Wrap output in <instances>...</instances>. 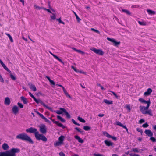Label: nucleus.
Listing matches in <instances>:
<instances>
[{
  "instance_id": "19",
  "label": "nucleus",
  "mask_w": 156,
  "mask_h": 156,
  "mask_svg": "<svg viewBox=\"0 0 156 156\" xmlns=\"http://www.w3.org/2000/svg\"><path fill=\"white\" fill-rule=\"evenodd\" d=\"M74 137L80 143H82L84 142L83 140L80 138V137L78 136H75Z\"/></svg>"
},
{
  "instance_id": "28",
  "label": "nucleus",
  "mask_w": 156,
  "mask_h": 156,
  "mask_svg": "<svg viewBox=\"0 0 156 156\" xmlns=\"http://www.w3.org/2000/svg\"><path fill=\"white\" fill-rule=\"evenodd\" d=\"M63 90L64 93L65 95L66 96L69 97V98H70L71 97L70 95L66 91V90L65 88H63V89H62Z\"/></svg>"
},
{
  "instance_id": "9",
  "label": "nucleus",
  "mask_w": 156,
  "mask_h": 156,
  "mask_svg": "<svg viewBox=\"0 0 156 156\" xmlns=\"http://www.w3.org/2000/svg\"><path fill=\"white\" fill-rule=\"evenodd\" d=\"M116 124L117 125L119 126L122 127L123 128L125 129L126 132L129 133L128 130L127 128L126 127V126L123 125L119 121H116Z\"/></svg>"
},
{
  "instance_id": "25",
  "label": "nucleus",
  "mask_w": 156,
  "mask_h": 156,
  "mask_svg": "<svg viewBox=\"0 0 156 156\" xmlns=\"http://www.w3.org/2000/svg\"><path fill=\"white\" fill-rule=\"evenodd\" d=\"M104 102L106 104L108 105L112 104L113 103L112 101H109L107 99L104 100Z\"/></svg>"
},
{
  "instance_id": "13",
  "label": "nucleus",
  "mask_w": 156,
  "mask_h": 156,
  "mask_svg": "<svg viewBox=\"0 0 156 156\" xmlns=\"http://www.w3.org/2000/svg\"><path fill=\"white\" fill-rule=\"evenodd\" d=\"M0 63L2 65V67L4 68V69L5 70H6L7 71H8L9 73H11V71L6 67V66H5V65L4 64L3 62L1 59H0Z\"/></svg>"
},
{
  "instance_id": "11",
  "label": "nucleus",
  "mask_w": 156,
  "mask_h": 156,
  "mask_svg": "<svg viewBox=\"0 0 156 156\" xmlns=\"http://www.w3.org/2000/svg\"><path fill=\"white\" fill-rule=\"evenodd\" d=\"M104 143L106 146L108 147L112 146L114 144V143H113L111 141H109L107 140H105L104 141Z\"/></svg>"
},
{
  "instance_id": "47",
  "label": "nucleus",
  "mask_w": 156,
  "mask_h": 156,
  "mask_svg": "<svg viewBox=\"0 0 156 156\" xmlns=\"http://www.w3.org/2000/svg\"><path fill=\"white\" fill-rule=\"evenodd\" d=\"M55 58H56L57 60L59 61L61 63H63V62L57 56H56V57Z\"/></svg>"
},
{
  "instance_id": "27",
  "label": "nucleus",
  "mask_w": 156,
  "mask_h": 156,
  "mask_svg": "<svg viewBox=\"0 0 156 156\" xmlns=\"http://www.w3.org/2000/svg\"><path fill=\"white\" fill-rule=\"evenodd\" d=\"M57 118L62 122H66L65 119L59 115H57Z\"/></svg>"
},
{
  "instance_id": "52",
  "label": "nucleus",
  "mask_w": 156,
  "mask_h": 156,
  "mask_svg": "<svg viewBox=\"0 0 156 156\" xmlns=\"http://www.w3.org/2000/svg\"><path fill=\"white\" fill-rule=\"evenodd\" d=\"M36 9H37L38 10H39L41 9H43V8H44V7H40L38 6L35 5L34 6Z\"/></svg>"
},
{
  "instance_id": "58",
  "label": "nucleus",
  "mask_w": 156,
  "mask_h": 156,
  "mask_svg": "<svg viewBox=\"0 0 156 156\" xmlns=\"http://www.w3.org/2000/svg\"><path fill=\"white\" fill-rule=\"evenodd\" d=\"M59 154L60 156H65V154L62 151L60 152Z\"/></svg>"
},
{
  "instance_id": "8",
  "label": "nucleus",
  "mask_w": 156,
  "mask_h": 156,
  "mask_svg": "<svg viewBox=\"0 0 156 156\" xmlns=\"http://www.w3.org/2000/svg\"><path fill=\"white\" fill-rule=\"evenodd\" d=\"M107 39L108 40L113 43H114L113 45L114 46H117L118 45H119L120 44V41L117 42L114 39L110 38L109 37H107Z\"/></svg>"
},
{
  "instance_id": "42",
  "label": "nucleus",
  "mask_w": 156,
  "mask_h": 156,
  "mask_svg": "<svg viewBox=\"0 0 156 156\" xmlns=\"http://www.w3.org/2000/svg\"><path fill=\"white\" fill-rule=\"evenodd\" d=\"M92 31L96 32L98 34H100V32L98 30H96L93 28H91L90 29Z\"/></svg>"
},
{
  "instance_id": "21",
  "label": "nucleus",
  "mask_w": 156,
  "mask_h": 156,
  "mask_svg": "<svg viewBox=\"0 0 156 156\" xmlns=\"http://www.w3.org/2000/svg\"><path fill=\"white\" fill-rule=\"evenodd\" d=\"M65 139V137L63 135H61L58 138L59 141L62 144L63 143V141Z\"/></svg>"
},
{
  "instance_id": "41",
  "label": "nucleus",
  "mask_w": 156,
  "mask_h": 156,
  "mask_svg": "<svg viewBox=\"0 0 156 156\" xmlns=\"http://www.w3.org/2000/svg\"><path fill=\"white\" fill-rule=\"evenodd\" d=\"M138 22L139 24L141 25H146V23L144 21L141 22L140 21H139Z\"/></svg>"
},
{
  "instance_id": "18",
  "label": "nucleus",
  "mask_w": 156,
  "mask_h": 156,
  "mask_svg": "<svg viewBox=\"0 0 156 156\" xmlns=\"http://www.w3.org/2000/svg\"><path fill=\"white\" fill-rule=\"evenodd\" d=\"M2 147L3 150H6L9 149V146L7 144L5 143L2 144Z\"/></svg>"
},
{
  "instance_id": "39",
  "label": "nucleus",
  "mask_w": 156,
  "mask_h": 156,
  "mask_svg": "<svg viewBox=\"0 0 156 156\" xmlns=\"http://www.w3.org/2000/svg\"><path fill=\"white\" fill-rule=\"evenodd\" d=\"M10 73V78H11V79L13 80H16V77L12 74L11 72V73Z\"/></svg>"
},
{
  "instance_id": "40",
  "label": "nucleus",
  "mask_w": 156,
  "mask_h": 156,
  "mask_svg": "<svg viewBox=\"0 0 156 156\" xmlns=\"http://www.w3.org/2000/svg\"><path fill=\"white\" fill-rule=\"evenodd\" d=\"M52 15L51 16V18L52 20H55L56 19V15L54 13H52Z\"/></svg>"
},
{
  "instance_id": "32",
  "label": "nucleus",
  "mask_w": 156,
  "mask_h": 156,
  "mask_svg": "<svg viewBox=\"0 0 156 156\" xmlns=\"http://www.w3.org/2000/svg\"><path fill=\"white\" fill-rule=\"evenodd\" d=\"M57 110V111H53V109H52V111H51L52 112H55L58 114H61L63 112L61 110Z\"/></svg>"
},
{
  "instance_id": "31",
  "label": "nucleus",
  "mask_w": 156,
  "mask_h": 156,
  "mask_svg": "<svg viewBox=\"0 0 156 156\" xmlns=\"http://www.w3.org/2000/svg\"><path fill=\"white\" fill-rule=\"evenodd\" d=\"M103 134L104 136H106L108 138H110L111 137V135L109 134L107 132H104Z\"/></svg>"
},
{
  "instance_id": "46",
  "label": "nucleus",
  "mask_w": 156,
  "mask_h": 156,
  "mask_svg": "<svg viewBox=\"0 0 156 156\" xmlns=\"http://www.w3.org/2000/svg\"><path fill=\"white\" fill-rule=\"evenodd\" d=\"M72 121L73 123L74 124L79 126H80V124L79 123H77L73 119H72Z\"/></svg>"
},
{
  "instance_id": "15",
  "label": "nucleus",
  "mask_w": 156,
  "mask_h": 156,
  "mask_svg": "<svg viewBox=\"0 0 156 156\" xmlns=\"http://www.w3.org/2000/svg\"><path fill=\"white\" fill-rule=\"evenodd\" d=\"M145 133L149 136H152L153 135L152 132L149 130H146L144 131Z\"/></svg>"
},
{
  "instance_id": "37",
  "label": "nucleus",
  "mask_w": 156,
  "mask_h": 156,
  "mask_svg": "<svg viewBox=\"0 0 156 156\" xmlns=\"http://www.w3.org/2000/svg\"><path fill=\"white\" fill-rule=\"evenodd\" d=\"M77 119L80 121L82 122L85 123L86 122L85 120L81 117L79 116L78 117Z\"/></svg>"
},
{
  "instance_id": "53",
  "label": "nucleus",
  "mask_w": 156,
  "mask_h": 156,
  "mask_svg": "<svg viewBox=\"0 0 156 156\" xmlns=\"http://www.w3.org/2000/svg\"><path fill=\"white\" fill-rule=\"evenodd\" d=\"M29 94L30 97L32 98L34 100L36 98L35 97L31 94V92H29Z\"/></svg>"
},
{
  "instance_id": "23",
  "label": "nucleus",
  "mask_w": 156,
  "mask_h": 156,
  "mask_svg": "<svg viewBox=\"0 0 156 156\" xmlns=\"http://www.w3.org/2000/svg\"><path fill=\"white\" fill-rule=\"evenodd\" d=\"M140 109V111L142 112V113L143 114V112H144L146 110H145V106H140L139 107Z\"/></svg>"
},
{
  "instance_id": "1",
  "label": "nucleus",
  "mask_w": 156,
  "mask_h": 156,
  "mask_svg": "<svg viewBox=\"0 0 156 156\" xmlns=\"http://www.w3.org/2000/svg\"><path fill=\"white\" fill-rule=\"evenodd\" d=\"M26 131L27 133H34L36 139L37 140H41L42 141L45 142H46L47 140V139L46 136L43 134H39L37 129L35 128L30 127L27 129L26 130Z\"/></svg>"
},
{
  "instance_id": "4",
  "label": "nucleus",
  "mask_w": 156,
  "mask_h": 156,
  "mask_svg": "<svg viewBox=\"0 0 156 156\" xmlns=\"http://www.w3.org/2000/svg\"><path fill=\"white\" fill-rule=\"evenodd\" d=\"M34 100L35 101V102L37 104H39V103H41L42 105L44 107H45L48 110L52 111V108L51 107H50L48 106L47 105H46L40 99H37L36 98Z\"/></svg>"
},
{
  "instance_id": "16",
  "label": "nucleus",
  "mask_w": 156,
  "mask_h": 156,
  "mask_svg": "<svg viewBox=\"0 0 156 156\" xmlns=\"http://www.w3.org/2000/svg\"><path fill=\"white\" fill-rule=\"evenodd\" d=\"M144 114H148L151 116H152L153 114L151 109L146 110L144 112H143Z\"/></svg>"
},
{
  "instance_id": "7",
  "label": "nucleus",
  "mask_w": 156,
  "mask_h": 156,
  "mask_svg": "<svg viewBox=\"0 0 156 156\" xmlns=\"http://www.w3.org/2000/svg\"><path fill=\"white\" fill-rule=\"evenodd\" d=\"M49 119H51L53 122L56 124L59 127L62 128L63 129H64L65 128V126H64L62 124L59 123L58 122L55 121V119H52L51 117L49 118Z\"/></svg>"
},
{
  "instance_id": "51",
  "label": "nucleus",
  "mask_w": 156,
  "mask_h": 156,
  "mask_svg": "<svg viewBox=\"0 0 156 156\" xmlns=\"http://www.w3.org/2000/svg\"><path fill=\"white\" fill-rule=\"evenodd\" d=\"M110 92L113 94V95H114L117 98H118L119 97L118 96L115 92L112 91H110Z\"/></svg>"
},
{
  "instance_id": "62",
  "label": "nucleus",
  "mask_w": 156,
  "mask_h": 156,
  "mask_svg": "<svg viewBox=\"0 0 156 156\" xmlns=\"http://www.w3.org/2000/svg\"><path fill=\"white\" fill-rule=\"evenodd\" d=\"M130 156H140L139 155L136 154H133L131 153L129 154Z\"/></svg>"
},
{
  "instance_id": "57",
  "label": "nucleus",
  "mask_w": 156,
  "mask_h": 156,
  "mask_svg": "<svg viewBox=\"0 0 156 156\" xmlns=\"http://www.w3.org/2000/svg\"><path fill=\"white\" fill-rule=\"evenodd\" d=\"M144 122L145 120L144 119H141L139 121V123L141 124Z\"/></svg>"
},
{
  "instance_id": "54",
  "label": "nucleus",
  "mask_w": 156,
  "mask_h": 156,
  "mask_svg": "<svg viewBox=\"0 0 156 156\" xmlns=\"http://www.w3.org/2000/svg\"><path fill=\"white\" fill-rule=\"evenodd\" d=\"M110 138H111L115 141H116L117 140V138L115 136H112L111 135V137H110Z\"/></svg>"
},
{
  "instance_id": "33",
  "label": "nucleus",
  "mask_w": 156,
  "mask_h": 156,
  "mask_svg": "<svg viewBox=\"0 0 156 156\" xmlns=\"http://www.w3.org/2000/svg\"><path fill=\"white\" fill-rule=\"evenodd\" d=\"M122 11L123 12L126 13L127 15H130L131 14V13L130 12L127 10L122 9Z\"/></svg>"
},
{
  "instance_id": "45",
  "label": "nucleus",
  "mask_w": 156,
  "mask_h": 156,
  "mask_svg": "<svg viewBox=\"0 0 156 156\" xmlns=\"http://www.w3.org/2000/svg\"><path fill=\"white\" fill-rule=\"evenodd\" d=\"M150 139L153 142H156V139L154 137L151 136Z\"/></svg>"
},
{
  "instance_id": "49",
  "label": "nucleus",
  "mask_w": 156,
  "mask_h": 156,
  "mask_svg": "<svg viewBox=\"0 0 156 156\" xmlns=\"http://www.w3.org/2000/svg\"><path fill=\"white\" fill-rule=\"evenodd\" d=\"M17 105H18V106L20 108H23V104L20 103L18 102L17 103Z\"/></svg>"
},
{
  "instance_id": "14",
  "label": "nucleus",
  "mask_w": 156,
  "mask_h": 156,
  "mask_svg": "<svg viewBox=\"0 0 156 156\" xmlns=\"http://www.w3.org/2000/svg\"><path fill=\"white\" fill-rule=\"evenodd\" d=\"M152 92L151 89L149 88L147 89V91L144 93V95L145 96H149L150 95L151 93Z\"/></svg>"
},
{
  "instance_id": "29",
  "label": "nucleus",
  "mask_w": 156,
  "mask_h": 156,
  "mask_svg": "<svg viewBox=\"0 0 156 156\" xmlns=\"http://www.w3.org/2000/svg\"><path fill=\"white\" fill-rule=\"evenodd\" d=\"M30 88L32 90L34 91H35L37 90L36 87L34 85L31 84L30 85Z\"/></svg>"
},
{
  "instance_id": "26",
  "label": "nucleus",
  "mask_w": 156,
  "mask_h": 156,
  "mask_svg": "<svg viewBox=\"0 0 156 156\" xmlns=\"http://www.w3.org/2000/svg\"><path fill=\"white\" fill-rule=\"evenodd\" d=\"M139 101L141 103L145 104L146 103H147V102L149 101V100L147 101H146V100H145L142 98H140L139 99Z\"/></svg>"
},
{
  "instance_id": "3",
  "label": "nucleus",
  "mask_w": 156,
  "mask_h": 156,
  "mask_svg": "<svg viewBox=\"0 0 156 156\" xmlns=\"http://www.w3.org/2000/svg\"><path fill=\"white\" fill-rule=\"evenodd\" d=\"M16 138L28 142L31 144L34 143L33 141L30 137L25 133H21L18 135L16 136Z\"/></svg>"
},
{
  "instance_id": "38",
  "label": "nucleus",
  "mask_w": 156,
  "mask_h": 156,
  "mask_svg": "<svg viewBox=\"0 0 156 156\" xmlns=\"http://www.w3.org/2000/svg\"><path fill=\"white\" fill-rule=\"evenodd\" d=\"M75 129L77 130L78 132L80 133L81 134H83L84 131L83 130L80 129L78 127H76L75 128Z\"/></svg>"
},
{
  "instance_id": "17",
  "label": "nucleus",
  "mask_w": 156,
  "mask_h": 156,
  "mask_svg": "<svg viewBox=\"0 0 156 156\" xmlns=\"http://www.w3.org/2000/svg\"><path fill=\"white\" fill-rule=\"evenodd\" d=\"M11 101L9 98V97H6L5 99L4 104L5 105H10Z\"/></svg>"
},
{
  "instance_id": "10",
  "label": "nucleus",
  "mask_w": 156,
  "mask_h": 156,
  "mask_svg": "<svg viewBox=\"0 0 156 156\" xmlns=\"http://www.w3.org/2000/svg\"><path fill=\"white\" fill-rule=\"evenodd\" d=\"M12 112L15 115L17 114L19 111V108L16 105H15L12 108Z\"/></svg>"
},
{
  "instance_id": "55",
  "label": "nucleus",
  "mask_w": 156,
  "mask_h": 156,
  "mask_svg": "<svg viewBox=\"0 0 156 156\" xmlns=\"http://www.w3.org/2000/svg\"><path fill=\"white\" fill-rule=\"evenodd\" d=\"M43 9L45 10H46V11H47L48 12L50 13H52V12H51V10L49 9H47L45 8H43Z\"/></svg>"
},
{
  "instance_id": "48",
  "label": "nucleus",
  "mask_w": 156,
  "mask_h": 156,
  "mask_svg": "<svg viewBox=\"0 0 156 156\" xmlns=\"http://www.w3.org/2000/svg\"><path fill=\"white\" fill-rule=\"evenodd\" d=\"M132 151L135 152H139V151L137 148H133L132 149Z\"/></svg>"
},
{
  "instance_id": "59",
  "label": "nucleus",
  "mask_w": 156,
  "mask_h": 156,
  "mask_svg": "<svg viewBox=\"0 0 156 156\" xmlns=\"http://www.w3.org/2000/svg\"><path fill=\"white\" fill-rule=\"evenodd\" d=\"M76 19L77 20L78 22H79L81 20V19L78 17V16H76Z\"/></svg>"
},
{
  "instance_id": "20",
  "label": "nucleus",
  "mask_w": 156,
  "mask_h": 156,
  "mask_svg": "<svg viewBox=\"0 0 156 156\" xmlns=\"http://www.w3.org/2000/svg\"><path fill=\"white\" fill-rule=\"evenodd\" d=\"M20 99L24 104H27L28 102L27 98L24 96H21Z\"/></svg>"
},
{
  "instance_id": "64",
  "label": "nucleus",
  "mask_w": 156,
  "mask_h": 156,
  "mask_svg": "<svg viewBox=\"0 0 156 156\" xmlns=\"http://www.w3.org/2000/svg\"><path fill=\"white\" fill-rule=\"evenodd\" d=\"M39 115L42 118V119H43L44 118V116H43V115L42 114H41V113H40Z\"/></svg>"
},
{
  "instance_id": "22",
  "label": "nucleus",
  "mask_w": 156,
  "mask_h": 156,
  "mask_svg": "<svg viewBox=\"0 0 156 156\" xmlns=\"http://www.w3.org/2000/svg\"><path fill=\"white\" fill-rule=\"evenodd\" d=\"M72 49L77 52L81 53L82 54H84V52L81 51L80 50H78L75 48H72Z\"/></svg>"
},
{
  "instance_id": "36",
  "label": "nucleus",
  "mask_w": 156,
  "mask_h": 156,
  "mask_svg": "<svg viewBox=\"0 0 156 156\" xmlns=\"http://www.w3.org/2000/svg\"><path fill=\"white\" fill-rule=\"evenodd\" d=\"M146 104H147V105L146 107H145V110H147L148 109L150 105V104H151V102L150 100H149V101L147 102Z\"/></svg>"
},
{
  "instance_id": "44",
  "label": "nucleus",
  "mask_w": 156,
  "mask_h": 156,
  "mask_svg": "<svg viewBox=\"0 0 156 156\" xmlns=\"http://www.w3.org/2000/svg\"><path fill=\"white\" fill-rule=\"evenodd\" d=\"M56 20L59 22V23H62V24H65V23L64 22L62 21L61 20L60 18L57 19Z\"/></svg>"
},
{
  "instance_id": "35",
  "label": "nucleus",
  "mask_w": 156,
  "mask_h": 156,
  "mask_svg": "<svg viewBox=\"0 0 156 156\" xmlns=\"http://www.w3.org/2000/svg\"><path fill=\"white\" fill-rule=\"evenodd\" d=\"M5 34L7 35L8 37H9L10 40V41L11 42H13V40L12 39V37L9 34H8L7 33H5Z\"/></svg>"
},
{
  "instance_id": "34",
  "label": "nucleus",
  "mask_w": 156,
  "mask_h": 156,
  "mask_svg": "<svg viewBox=\"0 0 156 156\" xmlns=\"http://www.w3.org/2000/svg\"><path fill=\"white\" fill-rule=\"evenodd\" d=\"M147 11L149 14L154 15L155 14V12L150 9H147Z\"/></svg>"
},
{
  "instance_id": "50",
  "label": "nucleus",
  "mask_w": 156,
  "mask_h": 156,
  "mask_svg": "<svg viewBox=\"0 0 156 156\" xmlns=\"http://www.w3.org/2000/svg\"><path fill=\"white\" fill-rule=\"evenodd\" d=\"M142 126L144 128H147L149 126V125L146 122L145 123L143 124Z\"/></svg>"
},
{
  "instance_id": "5",
  "label": "nucleus",
  "mask_w": 156,
  "mask_h": 156,
  "mask_svg": "<svg viewBox=\"0 0 156 156\" xmlns=\"http://www.w3.org/2000/svg\"><path fill=\"white\" fill-rule=\"evenodd\" d=\"M39 130L40 132L43 134H45L47 131L46 126L44 124H42L41 126H39Z\"/></svg>"
},
{
  "instance_id": "24",
  "label": "nucleus",
  "mask_w": 156,
  "mask_h": 156,
  "mask_svg": "<svg viewBox=\"0 0 156 156\" xmlns=\"http://www.w3.org/2000/svg\"><path fill=\"white\" fill-rule=\"evenodd\" d=\"M83 129L85 131H89L91 129V127L88 126H84L83 127Z\"/></svg>"
},
{
  "instance_id": "60",
  "label": "nucleus",
  "mask_w": 156,
  "mask_h": 156,
  "mask_svg": "<svg viewBox=\"0 0 156 156\" xmlns=\"http://www.w3.org/2000/svg\"><path fill=\"white\" fill-rule=\"evenodd\" d=\"M49 82L51 84L54 85H55V83L54 82L51 80H50Z\"/></svg>"
},
{
  "instance_id": "61",
  "label": "nucleus",
  "mask_w": 156,
  "mask_h": 156,
  "mask_svg": "<svg viewBox=\"0 0 156 156\" xmlns=\"http://www.w3.org/2000/svg\"><path fill=\"white\" fill-rule=\"evenodd\" d=\"M0 81L2 83H3L4 82V80L1 75L0 76Z\"/></svg>"
},
{
  "instance_id": "6",
  "label": "nucleus",
  "mask_w": 156,
  "mask_h": 156,
  "mask_svg": "<svg viewBox=\"0 0 156 156\" xmlns=\"http://www.w3.org/2000/svg\"><path fill=\"white\" fill-rule=\"evenodd\" d=\"M91 50L97 54L101 55H103L104 53L101 49H97L94 48H93Z\"/></svg>"
},
{
  "instance_id": "63",
  "label": "nucleus",
  "mask_w": 156,
  "mask_h": 156,
  "mask_svg": "<svg viewBox=\"0 0 156 156\" xmlns=\"http://www.w3.org/2000/svg\"><path fill=\"white\" fill-rule=\"evenodd\" d=\"M71 68L73 69L75 72H77V70L76 68L73 66H72Z\"/></svg>"
},
{
  "instance_id": "30",
  "label": "nucleus",
  "mask_w": 156,
  "mask_h": 156,
  "mask_svg": "<svg viewBox=\"0 0 156 156\" xmlns=\"http://www.w3.org/2000/svg\"><path fill=\"white\" fill-rule=\"evenodd\" d=\"M103 134L104 136H106L108 138H110L111 137V135L109 134L107 132H104Z\"/></svg>"
},
{
  "instance_id": "12",
  "label": "nucleus",
  "mask_w": 156,
  "mask_h": 156,
  "mask_svg": "<svg viewBox=\"0 0 156 156\" xmlns=\"http://www.w3.org/2000/svg\"><path fill=\"white\" fill-rule=\"evenodd\" d=\"M59 109L60 110L62 111L63 112L65 113V114L67 118L69 119L70 118V114L68 113V112L66 110L65 108H59Z\"/></svg>"
},
{
  "instance_id": "56",
  "label": "nucleus",
  "mask_w": 156,
  "mask_h": 156,
  "mask_svg": "<svg viewBox=\"0 0 156 156\" xmlns=\"http://www.w3.org/2000/svg\"><path fill=\"white\" fill-rule=\"evenodd\" d=\"M136 130L137 131L139 132H140V133H141V134H142V133H143V130L142 129H140V128H137L136 129Z\"/></svg>"
},
{
  "instance_id": "2",
  "label": "nucleus",
  "mask_w": 156,
  "mask_h": 156,
  "mask_svg": "<svg viewBox=\"0 0 156 156\" xmlns=\"http://www.w3.org/2000/svg\"><path fill=\"white\" fill-rule=\"evenodd\" d=\"M20 151V149L17 148H12L10 151L0 152V156H16V153H18Z\"/></svg>"
},
{
  "instance_id": "43",
  "label": "nucleus",
  "mask_w": 156,
  "mask_h": 156,
  "mask_svg": "<svg viewBox=\"0 0 156 156\" xmlns=\"http://www.w3.org/2000/svg\"><path fill=\"white\" fill-rule=\"evenodd\" d=\"M62 143L60 142V141H58V142H57L56 143H55L54 144V145L55 146H60L61 144Z\"/></svg>"
}]
</instances>
